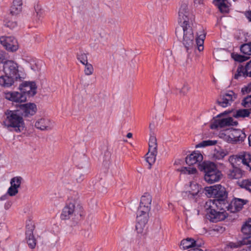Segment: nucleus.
Segmentation results:
<instances>
[{
    "label": "nucleus",
    "instance_id": "obj_1",
    "mask_svg": "<svg viewBox=\"0 0 251 251\" xmlns=\"http://www.w3.org/2000/svg\"><path fill=\"white\" fill-rule=\"evenodd\" d=\"M192 25H181L180 27L176 28V35L179 40L181 41L187 52L196 48H197L199 51H201L204 48L203 45L205 37V33L202 29L200 34L197 33L195 45Z\"/></svg>",
    "mask_w": 251,
    "mask_h": 251
},
{
    "label": "nucleus",
    "instance_id": "obj_2",
    "mask_svg": "<svg viewBox=\"0 0 251 251\" xmlns=\"http://www.w3.org/2000/svg\"><path fill=\"white\" fill-rule=\"evenodd\" d=\"M219 202L214 203L211 201H207L204 205L206 211L207 218L211 222L217 223L225 220L227 216L226 208H224Z\"/></svg>",
    "mask_w": 251,
    "mask_h": 251
},
{
    "label": "nucleus",
    "instance_id": "obj_3",
    "mask_svg": "<svg viewBox=\"0 0 251 251\" xmlns=\"http://www.w3.org/2000/svg\"><path fill=\"white\" fill-rule=\"evenodd\" d=\"M2 125L6 128H13L16 132H20L24 127V122L19 110H7L4 112Z\"/></svg>",
    "mask_w": 251,
    "mask_h": 251
},
{
    "label": "nucleus",
    "instance_id": "obj_4",
    "mask_svg": "<svg viewBox=\"0 0 251 251\" xmlns=\"http://www.w3.org/2000/svg\"><path fill=\"white\" fill-rule=\"evenodd\" d=\"M199 169L204 173V180L212 184L219 181L222 178V174L215 164L211 162H203L199 165Z\"/></svg>",
    "mask_w": 251,
    "mask_h": 251
},
{
    "label": "nucleus",
    "instance_id": "obj_5",
    "mask_svg": "<svg viewBox=\"0 0 251 251\" xmlns=\"http://www.w3.org/2000/svg\"><path fill=\"white\" fill-rule=\"evenodd\" d=\"M82 211V207L76 201L70 200L62 210L61 219L66 220L74 217L81 216Z\"/></svg>",
    "mask_w": 251,
    "mask_h": 251
},
{
    "label": "nucleus",
    "instance_id": "obj_6",
    "mask_svg": "<svg viewBox=\"0 0 251 251\" xmlns=\"http://www.w3.org/2000/svg\"><path fill=\"white\" fill-rule=\"evenodd\" d=\"M194 16L190 12L188 4L182 3L178 11V21L181 25H193Z\"/></svg>",
    "mask_w": 251,
    "mask_h": 251
},
{
    "label": "nucleus",
    "instance_id": "obj_7",
    "mask_svg": "<svg viewBox=\"0 0 251 251\" xmlns=\"http://www.w3.org/2000/svg\"><path fill=\"white\" fill-rule=\"evenodd\" d=\"M3 71L6 75L15 78L16 81L21 80L18 64L12 60H7L3 63Z\"/></svg>",
    "mask_w": 251,
    "mask_h": 251
},
{
    "label": "nucleus",
    "instance_id": "obj_8",
    "mask_svg": "<svg viewBox=\"0 0 251 251\" xmlns=\"http://www.w3.org/2000/svg\"><path fill=\"white\" fill-rule=\"evenodd\" d=\"M223 138L228 143H235L244 141L246 135L241 130L231 129L226 131Z\"/></svg>",
    "mask_w": 251,
    "mask_h": 251
},
{
    "label": "nucleus",
    "instance_id": "obj_9",
    "mask_svg": "<svg viewBox=\"0 0 251 251\" xmlns=\"http://www.w3.org/2000/svg\"><path fill=\"white\" fill-rule=\"evenodd\" d=\"M0 44L10 51H16L18 49V44L16 39L12 36H2L0 37Z\"/></svg>",
    "mask_w": 251,
    "mask_h": 251
},
{
    "label": "nucleus",
    "instance_id": "obj_10",
    "mask_svg": "<svg viewBox=\"0 0 251 251\" xmlns=\"http://www.w3.org/2000/svg\"><path fill=\"white\" fill-rule=\"evenodd\" d=\"M217 195L215 196V199L213 200H208V201H211L214 203H217V201L219 202V204H221V206L224 208H226L228 206V203L227 202L226 199L227 198V193L226 192L225 187L220 185L217 192Z\"/></svg>",
    "mask_w": 251,
    "mask_h": 251
},
{
    "label": "nucleus",
    "instance_id": "obj_11",
    "mask_svg": "<svg viewBox=\"0 0 251 251\" xmlns=\"http://www.w3.org/2000/svg\"><path fill=\"white\" fill-rule=\"evenodd\" d=\"M19 89L26 97H32L36 93V86L34 82H24L20 85Z\"/></svg>",
    "mask_w": 251,
    "mask_h": 251
},
{
    "label": "nucleus",
    "instance_id": "obj_12",
    "mask_svg": "<svg viewBox=\"0 0 251 251\" xmlns=\"http://www.w3.org/2000/svg\"><path fill=\"white\" fill-rule=\"evenodd\" d=\"M237 124L238 122L236 121H234L232 117H227L216 120L215 123L211 126V128H223L229 126H237Z\"/></svg>",
    "mask_w": 251,
    "mask_h": 251
},
{
    "label": "nucleus",
    "instance_id": "obj_13",
    "mask_svg": "<svg viewBox=\"0 0 251 251\" xmlns=\"http://www.w3.org/2000/svg\"><path fill=\"white\" fill-rule=\"evenodd\" d=\"M23 180V177L19 176L14 177L11 179V186L7 191L9 196H14L18 193V188H20Z\"/></svg>",
    "mask_w": 251,
    "mask_h": 251
},
{
    "label": "nucleus",
    "instance_id": "obj_14",
    "mask_svg": "<svg viewBox=\"0 0 251 251\" xmlns=\"http://www.w3.org/2000/svg\"><path fill=\"white\" fill-rule=\"evenodd\" d=\"M248 202L247 200L234 198L230 204L228 203V206L226 209L231 212L234 213L240 211L243 207V206Z\"/></svg>",
    "mask_w": 251,
    "mask_h": 251
},
{
    "label": "nucleus",
    "instance_id": "obj_15",
    "mask_svg": "<svg viewBox=\"0 0 251 251\" xmlns=\"http://www.w3.org/2000/svg\"><path fill=\"white\" fill-rule=\"evenodd\" d=\"M236 95L233 91H229L224 94L221 98L218 100V104L223 107H226L236 99Z\"/></svg>",
    "mask_w": 251,
    "mask_h": 251
},
{
    "label": "nucleus",
    "instance_id": "obj_16",
    "mask_svg": "<svg viewBox=\"0 0 251 251\" xmlns=\"http://www.w3.org/2000/svg\"><path fill=\"white\" fill-rule=\"evenodd\" d=\"M233 159L237 162H241L246 166V169L249 171L251 170V154L248 153L244 152L239 155L234 157H230V159L232 161Z\"/></svg>",
    "mask_w": 251,
    "mask_h": 251
},
{
    "label": "nucleus",
    "instance_id": "obj_17",
    "mask_svg": "<svg viewBox=\"0 0 251 251\" xmlns=\"http://www.w3.org/2000/svg\"><path fill=\"white\" fill-rule=\"evenodd\" d=\"M35 126L41 130H49L53 128V125L50 119L41 118L36 121Z\"/></svg>",
    "mask_w": 251,
    "mask_h": 251
},
{
    "label": "nucleus",
    "instance_id": "obj_18",
    "mask_svg": "<svg viewBox=\"0 0 251 251\" xmlns=\"http://www.w3.org/2000/svg\"><path fill=\"white\" fill-rule=\"evenodd\" d=\"M20 109L22 111V115L25 117L32 116L35 114L37 111L36 105L33 103L21 104Z\"/></svg>",
    "mask_w": 251,
    "mask_h": 251
},
{
    "label": "nucleus",
    "instance_id": "obj_19",
    "mask_svg": "<svg viewBox=\"0 0 251 251\" xmlns=\"http://www.w3.org/2000/svg\"><path fill=\"white\" fill-rule=\"evenodd\" d=\"M240 76L251 77V60L247 63L244 67H238L237 73L234 75V77L235 79H238Z\"/></svg>",
    "mask_w": 251,
    "mask_h": 251
},
{
    "label": "nucleus",
    "instance_id": "obj_20",
    "mask_svg": "<svg viewBox=\"0 0 251 251\" xmlns=\"http://www.w3.org/2000/svg\"><path fill=\"white\" fill-rule=\"evenodd\" d=\"M5 98L16 102H23L26 100V97L24 94L18 92L6 93L5 94Z\"/></svg>",
    "mask_w": 251,
    "mask_h": 251
},
{
    "label": "nucleus",
    "instance_id": "obj_21",
    "mask_svg": "<svg viewBox=\"0 0 251 251\" xmlns=\"http://www.w3.org/2000/svg\"><path fill=\"white\" fill-rule=\"evenodd\" d=\"M203 243L199 240H195L191 238H187L181 241L180 246L184 250L193 249L195 247L201 246Z\"/></svg>",
    "mask_w": 251,
    "mask_h": 251
},
{
    "label": "nucleus",
    "instance_id": "obj_22",
    "mask_svg": "<svg viewBox=\"0 0 251 251\" xmlns=\"http://www.w3.org/2000/svg\"><path fill=\"white\" fill-rule=\"evenodd\" d=\"M152 198L150 194L145 193L141 198L138 209L150 211L151 207Z\"/></svg>",
    "mask_w": 251,
    "mask_h": 251
},
{
    "label": "nucleus",
    "instance_id": "obj_23",
    "mask_svg": "<svg viewBox=\"0 0 251 251\" xmlns=\"http://www.w3.org/2000/svg\"><path fill=\"white\" fill-rule=\"evenodd\" d=\"M203 159L202 155L196 152H193L189 156L186 157V163L189 166L196 164L201 162Z\"/></svg>",
    "mask_w": 251,
    "mask_h": 251
},
{
    "label": "nucleus",
    "instance_id": "obj_24",
    "mask_svg": "<svg viewBox=\"0 0 251 251\" xmlns=\"http://www.w3.org/2000/svg\"><path fill=\"white\" fill-rule=\"evenodd\" d=\"M22 0H13L10 9V13L12 15H17L21 13L23 8Z\"/></svg>",
    "mask_w": 251,
    "mask_h": 251
},
{
    "label": "nucleus",
    "instance_id": "obj_25",
    "mask_svg": "<svg viewBox=\"0 0 251 251\" xmlns=\"http://www.w3.org/2000/svg\"><path fill=\"white\" fill-rule=\"evenodd\" d=\"M244 172L238 167H233L230 169L228 173V177L231 179H239L243 177Z\"/></svg>",
    "mask_w": 251,
    "mask_h": 251
},
{
    "label": "nucleus",
    "instance_id": "obj_26",
    "mask_svg": "<svg viewBox=\"0 0 251 251\" xmlns=\"http://www.w3.org/2000/svg\"><path fill=\"white\" fill-rule=\"evenodd\" d=\"M241 230L244 235L247 236L246 238L251 239V218H249L244 223Z\"/></svg>",
    "mask_w": 251,
    "mask_h": 251
},
{
    "label": "nucleus",
    "instance_id": "obj_27",
    "mask_svg": "<svg viewBox=\"0 0 251 251\" xmlns=\"http://www.w3.org/2000/svg\"><path fill=\"white\" fill-rule=\"evenodd\" d=\"M15 80L14 78L5 74V75L0 77V85L5 87H9L13 84Z\"/></svg>",
    "mask_w": 251,
    "mask_h": 251
},
{
    "label": "nucleus",
    "instance_id": "obj_28",
    "mask_svg": "<svg viewBox=\"0 0 251 251\" xmlns=\"http://www.w3.org/2000/svg\"><path fill=\"white\" fill-rule=\"evenodd\" d=\"M214 2L221 13H226L229 12V6L226 3L227 0H215Z\"/></svg>",
    "mask_w": 251,
    "mask_h": 251
},
{
    "label": "nucleus",
    "instance_id": "obj_29",
    "mask_svg": "<svg viewBox=\"0 0 251 251\" xmlns=\"http://www.w3.org/2000/svg\"><path fill=\"white\" fill-rule=\"evenodd\" d=\"M149 211L138 209L136 221L139 222L148 223L149 219Z\"/></svg>",
    "mask_w": 251,
    "mask_h": 251
},
{
    "label": "nucleus",
    "instance_id": "obj_30",
    "mask_svg": "<svg viewBox=\"0 0 251 251\" xmlns=\"http://www.w3.org/2000/svg\"><path fill=\"white\" fill-rule=\"evenodd\" d=\"M220 185H215L210 187H206L205 188V194L208 197H213L214 199L215 196L217 195V192Z\"/></svg>",
    "mask_w": 251,
    "mask_h": 251
},
{
    "label": "nucleus",
    "instance_id": "obj_31",
    "mask_svg": "<svg viewBox=\"0 0 251 251\" xmlns=\"http://www.w3.org/2000/svg\"><path fill=\"white\" fill-rule=\"evenodd\" d=\"M157 140L153 135H151L149 141V151L152 152H157Z\"/></svg>",
    "mask_w": 251,
    "mask_h": 251
},
{
    "label": "nucleus",
    "instance_id": "obj_32",
    "mask_svg": "<svg viewBox=\"0 0 251 251\" xmlns=\"http://www.w3.org/2000/svg\"><path fill=\"white\" fill-rule=\"evenodd\" d=\"M26 241L29 247L32 249L35 248L36 245V240L31 231L26 233Z\"/></svg>",
    "mask_w": 251,
    "mask_h": 251
},
{
    "label": "nucleus",
    "instance_id": "obj_33",
    "mask_svg": "<svg viewBox=\"0 0 251 251\" xmlns=\"http://www.w3.org/2000/svg\"><path fill=\"white\" fill-rule=\"evenodd\" d=\"M238 186L251 192V179H244L237 182Z\"/></svg>",
    "mask_w": 251,
    "mask_h": 251
},
{
    "label": "nucleus",
    "instance_id": "obj_34",
    "mask_svg": "<svg viewBox=\"0 0 251 251\" xmlns=\"http://www.w3.org/2000/svg\"><path fill=\"white\" fill-rule=\"evenodd\" d=\"M147 224V223L137 222L136 229L138 233L143 234L146 233Z\"/></svg>",
    "mask_w": 251,
    "mask_h": 251
},
{
    "label": "nucleus",
    "instance_id": "obj_35",
    "mask_svg": "<svg viewBox=\"0 0 251 251\" xmlns=\"http://www.w3.org/2000/svg\"><path fill=\"white\" fill-rule=\"evenodd\" d=\"M241 51L248 55H251V42L242 45L240 47Z\"/></svg>",
    "mask_w": 251,
    "mask_h": 251
},
{
    "label": "nucleus",
    "instance_id": "obj_36",
    "mask_svg": "<svg viewBox=\"0 0 251 251\" xmlns=\"http://www.w3.org/2000/svg\"><path fill=\"white\" fill-rule=\"evenodd\" d=\"M156 154L157 152L154 153L149 151L146 154V161L150 165H151L155 162Z\"/></svg>",
    "mask_w": 251,
    "mask_h": 251
},
{
    "label": "nucleus",
    "instance_id": "obj_37",
    "mask_svg": "<svg viewBox=\"0 0 251 251\" xmlns=\"http://www.w3.org/2000/svg\"><path fill=\"white\" fill-rule=\"evenodd\" d=\"M217 143V141L216 140H205L199 143L197 145H196V148H202L207 146H213L215 145Z\"/></svg>",
    "mask_w": 251,
    "mask_h": 251
},
{
    "label": "nucleus",
    "instance_id": "obj_38",
    "mask_svg": "<svg viewBox=\"0 0 251 251\" xmlns=\"http://www.w3.org/2000/svg\"><path fill=\"white\" fill-rule=\"evenodd\" d=\"M179 171L181 173L188 175L195 174L197 172V169L195 168L191 167H182Z\"/></svg>",
    "mask_w": 251,
    "mask_h": 251
},
{
    "label": "nucleus",
    "instance_id": "obj_39",
    "mask_svg": "<svg viewBox=\"0 0 251 251\" xmlns=\"http://www.w3.org/2000/svg\"><path fill=\"white\" fill-rule=\"evenodd\" d=\"M250 115V112L248 109H240L236 111V113L234 115L235 118L246 117Z\"/></svg>",
    "mask_w": 251,
    "mask_h": 251
},
{
    "label": "nucleus",
    "instance_id": "obj_40",
    "mask_svg": "<svg viewBox=\"0 0 251 251\" xmlns=\"http://www.w3.org/2000/svg\"><path fill=\"white\" fill-rule=\"evenodd\" d=\"M190 87L187 84H184L181 88L176 89V94L180 95V96H185L189 91Z\"/></svg>",
    "mask_w": 251,
    "mask_h": 251
},
{
    "label": "nucleus",
    "instance_id": "obj_41",
    "mask_svg": "<svg viewBox=\"0 0 251 251\" xmlns=\"http://www.w3.org/2000/svg\"><path fill=\"white\" fill-rule=\"evenodd\" d=\"M242 245H247L249 247L251 248V239L249 238H244L242 240L237 243V245L234 246V248H238Z\"/></svg>",
    "mask_w": 251,
    "mask_h": 251
},
{
    "label": "nucleus",
    "instance_id": "obj_42",
    "mask_svg": "<svg viewBox=\"0 0 251 251\" xmlns=\"http://www.w3.org/2000/svg\"><path fill=\"white\" fill-rule=\"evenodd\" d=\"M77 59L83 65H85L88 63V57L86 53L80 52L77 54Z\"/></svg>",
    "mask_w": 251,
    "mask_h": 251
},
{
    "label": "nucleus",
    "instance_id": "obj_43",
    "mask_svg": "<svg viewBox=\"0 0 251 251\" xmlns=\"http://www.w3.org/2000/svg\"><path fill=\"white\" fill-rule=\"evenodd\" d=\"M85 65L84 70V73L86 75H90L93 74L94 72V68L92 65L90 63H87Z\"/></svg>",
    "mask_w": 251,
    "mask_h": 251
},
{
    "label": "nucleus",
    "instance_id": "obj_44",
    "mask_svg": "<svg viewBox=\"0 0 251 251\" xmlns=\"http://www.w3.org/2000/svg\"><path fill=\"white\" fill-rule=\"evenodd\" d=\"M232 57L234 59V60L238 62H243L246 60H247L249 57L246 56L242 55L240 54H238L237 53H232L231 54Z\"/></svg>",
    "mask_w": 251,
    "mask_h": 251
},
{
    "label": "nucleus",
    "instance_id": "obj_45",
    "mask_svg": "<svg viewBox=\"0 0 251 251\" xmlns=\"http://www.w3.org/2000/svg\"><path fill=\"white\" fill-rule=\"evenodd\" d=\"M190 187L192 190L190 191V193L193 196H196L199 192V187L196 183H191Z\"/></svg>",
    "mask_w": 251,
    "mask_h": 251
},
{
    "label": "nucleus",
    "instance_id": "obj_46",
    "mask_svg": "<svg viewBox=\"0 0 251 251\" xmlns=\"http://www.w3.org/2000/svg\"><path fill=\"white\" fill-rule=\"evenodd\" d=\"M242 105L246 108L251 107V95L245 98L242 101Z\"/></svg>",
    "mask_w": 251,
    "mask_h": 251
},
{
    "label": "nucleus",
    "instance_id": "obj_47",
    "mask_svg": "<svg viewBox=\"0 0 251 251\" xmlns=\"http://www.w3.org/2000/svg\"><path fill=\"white\" fill-rule=\"evenodd\" d=\"M4 25L10 28V29H14L17 26V23L16 21L13 20L5 21Z\"/></svg>",
    "mask_w": 251,
    "mask_h": 251
},
{
    "label": "nucleus",
    "instance_id": "obj_48",
    "mask_svg": "<svg viewBox=\"0 0 251 251\" xmlns=\"http://www.w3.org/2000/svg\"><path fill=\"white\" fill-rule=\"evenodd\" d=\"M226 154L223 151H216L213 155V157L215 159L221 160L224 158Z\"/></svg>",
    "mask_w": 251,
    "mask_h": 251
},
{
    "label": "nucleus",
    "instance_id": "obj_49",
    "mask_svg": "<svg viewBox=\"0 0 251 251\" xmlns=\"http://www.w3.org/2000/svg\"><path fill=\"white\" fill-rule=\"evenodd\" d=\"M242 92L243 94H247L251 92V84H248L247 86L242 88Z\"/></svg>",
    "mask_w": 251,
    "mask_h": 251
},
{
    "label": "nucleus",
    "instance_id": "obj_50",
    "mask_svg": "<svg viewBox=\"0 0 251 251\" xmlns=\"http://www.w3.org/2000/svg\"><path fill=\"white\" fill-rule=\"evenodd\" d=\"M201 246L195 247L193 249H191L187 251H204L201 248Z\"/></svg>",
    "mask_w": 251,
    "mask_h": 251
},
{
    "label": "nucleus",
    "instance_id": "obj_51",
    "mask_svg": "<svg viewBox=\"0 0 251 251\" xmlns=\"http://www.w3.org/2000/svg\"><path fill=\"white\" fill-rule=\"evenodd\" d=\"M245 15L248 20L251 22V11L246 12Z\"/></svg>",
    "mask_w": 251,
    "mask_h": 251
},
{
    "label": "nucleus",
    "instance_id": "obj_52",
    "mask_svg": "<svg viewBox=\"0 0 251 251\" xmlns=\"http://www.w3.org/2000/svg\"><path fill=\"white\" fill-rule=\"evenodd\" d=\"M84 179V176L82 175H80L78 177L76 178V181L78 183H81Z\"/></svg>",
    "mask_w": 251,
    "mask_h": 251
},
{
    "label": "nucleus",
    "instance_id": "obj_53",
    "mask_svg": "<svg viewBox=\"0 0 251 251\" xmlns=\"http://www.w3.org/2000/svg\"><path fill=\"white\" fill-rule=\"evenodd\" d=\"M11 206V202L10 201H8L6 202L4 204V208L5 209H8Z\"/></svg>",
    "mask_w": 251,
    "mask_h": 251
},
{
    "label": "nucleus",
    "instance_id": "obj_54",
    "mask_svg": "<svg viewBox=\"0 0 251 251\" xmlns=\"http://www.w3.org/2000/svg\"><path fill=\"white\" fill-rule=\"evenodd\" d=\"M4 56L3 54V52L1 50H0V62L2 61L3 60Z\"/></svg>",
    "mask_w": 251,
    "mask_h": 251
},
{
    "label": "nucleus",
    "instance_id": "obj_55",
    "mask_svg": "<svg viewBox=\"0 0 251 251\" xmlns=\"http://www.w3.org/2000/svg\"><path fill=\"white\" fill-rule=\"evenodd\" d=\"M203 0H194V2L196 4H201L202 3Z\"/></svg>",
    "mask_w": 251,
    "mask_h": 251
},
{
    "label": "nucleus",
    "instance_id": "obj_56",
    "mask_svg": "<svg viewBox=\"0 0 251 251\" xmlns=\"http://www.w3.org/2000/svg\"><path fill=\"white\" fill-rule=\"evenodd\" d=\"M132 134L131 133H130V132L128 133L127 134V135H126V137H127V138H131V137H132Z\"/></svg>",
    "mask_w": 251,
    "mask_h": 251
},
{
    "label": "nucleus",
    "instance_id": "obj_57",
    "mask_svg": "<svg viewBox=\"0 0 251 251\" xmlns=\"http://www.w3.org/2000/svg\"><path fill=\"white\" fill-rule=\"evenodd\" d=\"M249 144L250 146H251V134L249 136L248 138Z\"/></svg>",
    "mask_w": 251,
    "mask_h": 251
},
{
    "label": "nucleus",
    "instance_id": "obj_58",
    "mask_svg": "<svg viewBox=\"0 0 251 251\" xmlns=\"http://www.w3.org/2000/svg\"><path fill=\"white\" fill-rule=\"evenodd\" d=\"M149 127L151 129V128H152V125H151V124H150V125H149Z\"/></svg>",
    "mask_w": 251,
    "mask_h": 251
},
{
    "label": "nucleus",
    "instance_id": "obj_59",
    "mask_svg": "<svg viewBox=\"0 0 251 251\" xmlns=\"http://www.w3.org/2000/svg\"><path fill=\"white\" fill-rule=\"evenodd\" d=\"M218 54H219V52L217 51V52L215 53V55H217Z\"/></svg>",
    "mask_w": 251,
    "mask_h": 251
}]
</instances>
